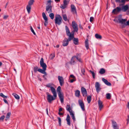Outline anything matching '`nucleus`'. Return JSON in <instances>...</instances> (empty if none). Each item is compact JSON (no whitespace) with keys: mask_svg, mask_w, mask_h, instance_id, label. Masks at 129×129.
Returning a JSON list of instances; mask_svg holds the SVG:
<instances>
[{"mask_svg":"<svg viewBox=\"0 0 129 129\" xmlns=\"http://www.w3.org/2000/svg\"><path fill=\"white\" fill-rule=\"evenodd\" d=\"M70 113L71 116L72 118V119L74 121H75L76 120V119L74 116V114L73 113V112H70Z\"/></svg>","mask_w":129,"mask_h":129,"instance_id":"obj_30","label":"nucleus"},{"mask_svg":"<svg viewBox=\"0 0 129 129\" xmlns=\"http://www.w3.org/2000/svg\"><path fill=\"white\" fill-rule=\"evenodd\" d=\"M69 2L70 0H64L63 1V4L61 5L60 7L63 9H64L66 7Z\"/></svg>","mask_w":129,"mask_h":129,"instance_id":"obj_10","label":"nucleus"},{"mask_svg":"<svg viewBox=\"0 0 129 129\" xmlns=\"http://www.w3.org/2000/svg\"><path fill=\"white\" fill-rule=\"evenodd\" d=\"M49 16L51 19H53L54 18V15L53 13H50L49 15Z\"/></svg>","mask_w":129,"mask_h":129,"instance_id":"obj_38","label":"nucleus"},{"mask_svg":"<svg viewBox=\"0 0 129 129\" xmlns=\"http://www.w3.org/2000/svg\"><path fill=\"white\" fill-rule=\"evenodd\" d=\"M50 89L51 92L53 95H54L55 96H57V94L55 89L53 87H51Z\"/></svg>","mask_w":129,"mask_h":129,"instance_id":"obj_19","label":"nucleus"},{"mask_svg":"<svg viewBox=\"0 0 129 129\" xmlns=\"http://www.w3.org/2000/svg\"><path fill=\"white\" fill-rule=\"evenodd\" d=\"M70 41L69 40V38L68 39H65L63 42V46H67L68 44L69 41Z\"/></svg>","mask_w":129,"mask_h":129,"instance_id":"obj_18","label":"nucleus"},{"mask_svg":"<svg viewBox=\"0 0 129 129\" xmlns=\"http://www.w3.org/2000/svg\"><path fill=\"white\" fill-rule=\"evenodd\" d=\"M122 16L121 15H120L118 16L116 18H117L118 20H117L116 19H114V21L118 22H119V23H120L121 24V27L122 28H124L126 26L125 23L124 22H125L127 20L126 19H122Z\"/></svg>","mask_w":129,"mask_h":129,"instance_id":"obj_2","label":"nucleus"},{"mask_svg":"<svg viewBox=\"0 0 129 129\" xmlns=\"http://www.w3.org/2000/svg\"><path fill=\"white\" fill-rule=\"evenodd\" d=\"M41 73L44 74V75L43 76V77L44 80H47V74L45 72V71H42Z\"/></svg>","mask_w":129,"mask_h":129,"instance_id":"obj_20","label":"nucleus"},{"mask_svg":"<svg viewBox=\"0 0 129 129\" xmlns=\"http://www.w3.org/2000/svg\"><path fill=\"white\" fill-rule=\"evenodd\" d=\"M106 71L104 68H101L99 72V73L101 74H103L105 73Z\"/></svg>","mask_w":129,"mask_h":129,"instance_id":"obj_28","label":"nucleus"},{"mask_svg":"<svg viewBox=\"0 0 129 129\" xmlns=\"http://www.w3.org/2000/svg\"><path fill=\"white\" fill-rule=\"evenodd\" d=\"M3 101H4V102H5V103L7 104H8V103L7 102V100L5 99H3Z\"/></svg>","mask_w":129,"mask_h":129,"instance_id":"obj_53","label":"nucleus"},{"mask_svg":"<svg viewBox=\"0 0 129 129\" xmlns=\"http://www.w3.org/2000/svg\"><path fill=\"white\" fill-rule=\"evenodd\" d=\"M51 2V0H49L47 1V5H48V6L46 7V10L48 13H50L52 12Z\"/></svg>","mask_w":129,"mask_h":129,"instance_id":"obj_6","label":"nucleus"},{"mask_svg":"<svg viewBox=\"0 0 129 129\" xmlns=\"http://www.w3.org/2000/svg\"><path fill=\"white\" fill-rule=\"evenodd\" d=\"M127 124H128V123H129V115L128 116V119L127 120Z\"/></svg>","mask_w":129,"mask_h":129,"instance_id":"obj_57","label":"nucleus"},{"mask_svg":"<svg viewBox=\"0 0 129 129\" xmlns=\"http://www.w3.org/2000/svg\"><path fill=\"white\" fill-rule=\"evenodd\" d=\"M102 80L108 86H111V83L108 82L107 80L106 79L104 78H103L102 79Z\"/></svg>","mask_w":129,"mask_h":129,"instance_id":"obj_16","label":"nucleus"},{"mask_svg":"<svg viewBox=\"0 0 129 129\" xmlns=\"http://www.w3.org/2000/svg\"><path fill=\"white\" fill-rule=\"evenodd\" d=\"M46 94L47 95V99L48 102L50 103H51L52 101L54 100H55L57 96H55L54 95L52 96L49 93L47 92Z\"/></svg>","mask_w":129,"mask_h":129,"instance_id":"obj_5","label":"nucleus"},{"mask_svg":"<svg viewBox=\"0 0 129 129\" xmlns=\"http://www.w3.org/2000/svg\"><path fill=\"white\" fill-rule=\"evenodd\" d=\"M94 19L93 17H91L90 18V22H92Z\"/></svg>","mask_w":129,"mask_h":129,"instance_id":"obj_51","label":"nucleus"},{"mask_svg":"<svg viewBox=\"0 0 129 129\" xmlns=\"http://www.w3.org/2000/svg\"><path fill=\"white\" fill-rule=\"evenodd\" d=\"M80 92L78 90H77L75 91V95L76 97H79L80 95Z\"/></svg>","mask_w":129,"mask_h":129,"instance_id":"obj_29","label":"nucleus"},{"mask_svg":"<svg viewBox=\"0 0 129 129\" xmlns=\"http://www.w3.org/2000/svg\"><path fill=\"white\" fill-rule=\"evenodd\" d=\"M75 79H71L70 80V82L71 83H73L74 81H75Z\"/></svg>","mask_w":129,"mask_h":129,"instance_id":"obj_55","label":"nucleus"},{"mask_svg":"<svg viewBox=\"0 0 129 129\" xmlns=\"http://www.w3.org/2000/svg\"><path fill=\"white\" fill-rule=\"evenodd\" d=\"M0 96L5 99H7V96L5 95L2 93H0Z\"/></svg>","mask_w":129,"mask_h":129,"instance_id":"obj_46","label":"nucleus"},{"mask_svg":"<svg viewBox=\"0 0 129 129\" xmlns=\"http://www.w3.org/2000/svg\"><path fill=\"white\" fill-rule=\"evenodd\" d=\"M115 1L117 3H120V0H115Z\"/></svg>","mask_w":129,"mask_h":129,"instance_id":"obj_62","label":"nucleus"},{"mask_svg":"<svg viewBox=\"0 0 129 129\" xmlns=\"http://www.w3.org/2000/svg\"><path fill=\"white\" fill-rule=\"evenodd\" d=\"M73 42L76 45H77L78 44L79 41L78 38H75L74 37L73 38Z\"/></svg>","mask_w":129,"mask_h":129,"instance_id":"obj_23","label":"nucleus"},{"mask_svg":"<svg viewBox=\"0 0 129 129\" xmlns=\"http://www.w3.org/2000/svg\"><path fill=\"white\" fill-rule=\"evenodd\" d=\"M88 41V40L87 39L85 41V46L87 50H88L89 48V45Z\"/></svg>","mask_w":129,"mask_h":129,"instance_id":"obj_25","label":"nucleus"},{"mask_svg":"<svg viewBox=\"0 0 129 129\" xmlns=\"http://www.w3.org/2000/svg\"><path fill=\"white\" fill-rule=\"evenodd\" d=\"M40 63L41 67L43 69H42V71H46V70L47 66L45 63L44 62V59L43 58H41Z\"/></svg>","mask_w":129,"mask_h":129,"instance_id":"obj_9","label":"nucleus"},{"mask_svg":"<svg viewBox=\"0 0 129 129\" xmlns=\"http://www.w3.org/2000/svg\"><path fill=\"white\" fill-rule=\"evenodd\" d=\"M123 3L122 4H120L119 5V6H121V5L124 6V5L125 2V0H121L120 1V3Z\"/></svg>","mask_w":129,"mask_h":129,"instance_id":"obj_45","label":"nucleus"},{"mask_svg":"<svg viewBox=\"0 0 129 129\" xmlns=\"http://www.w3.org/2000/svg\"><path fill=\"white\" fill-rule=\"evenodd\" d=\"M66 109L67 111H69L70 113L72 112V109L69 105H67L66 107Z\"/></svg>","mask_w":129,"mask_h":129,"instance_id":"obj_26","label":"nucleus"},{"mask_svg":"<svg viewBox=\"0 0 129 129\" xmlns=\"http://www.w3.org/2000/svg\"><path fill=\"white\" fill-rule=\"evenodd\" d=\"M70 77H71L73 78V79H75V77L73 75H70Z\"/></svg>","mask_w":129,"mask_h":129,"instance_id":"obj_56","label":"nucleus"},{"mask_svg":"<svg viewBox=\"0 0 129 129\" xmlns=\"http://www.w3.org/2000/svg\"><path fill=\"white\" fill-rule=\"evenodd\" d=\"M89 72L91 73L93 78L94 79L95 77V74L94 73L93 71L91 70H90Z\"/></svg>","mask_w":129,"mask_h":129,"instance_id":"obj_43","label":"nucleus"},{"mask_svg":"<svg viewBox=\"0 0 129 129\" xmlns=\"http://www.w3.org/2000/svg\"><path fill=\"white\" fill-rule=\"evenodd\" d=\"M62 17L63 20L65 21H67V15L66 14L63 15Z\"/></svg>","mask_w":129,"mask_h":129,"instance_id":"obj_40","label":"nucleus"},{"mask_svg":"<svg viewBox=\"0 0 129 129\" xmlns=\"http://www.w3.org/2000/svg\"><path fill=\"white\" fill-rule=\"evenodd\" d=\"M5 118V116L4 115H3L1 116L0 118V121H3L4 119Z\"/></svg>","mask_w":129,"mask_h":129,"instance_id":"obj_44","label":"nucleus"},{"mask_svg":"<svg viewBox=\"0 0 129 129\" xmlns=\"http://www.w3.org/2000/svg\"><path fill=\"white\" fill-rule=\"evenodd\" d=\"M30 30H31V31L33 33V34L34 35H36V33H35V32L34 29L32 27V26H30Z\"/></svg>","mask_w":129,"mask_h":129,"instance_id":"obj_47","label":"nucleus"},{"mask_svg":"<svg viewBox=\"0 0 129 129\" xmlns=\"http://www.w3.org/2000/svg\"><path fill=\"white\" fill-rule=\"evenodd\" d=\"M58 114L60 115H63V113L60 112H59Z\"/></svg>","mask_w":129,"mask_h":129,"instance_id":"obj_60","label":"nucleus"},{"mask_svg":"<svg viewBox=\"0 0 129 129\" xmlns=\"http://www.w3.org/2000/svg\"><path fill=\"white\" fill-rule=\"evenodd\" d=\"M125 24L126 26L129 25V20L126 22V23H125Z\"/></svg>","mask_w":129,"mask_h":129,"instance_id":"obj_58","label":"nucleus"},{"mask_svg":"<svg viewBox=\"0 0 129 129\" xmlns=\"http://www.w3.org/2000/svg\"><path fill=\"white\" fill-rule=\"evenodd\" d=\"M58 80L59 81L60 85L62 86L64 84V79L63 77L62 76H58Z\"/></svg>","mask_w":129,"mask_h":129,"instance_id":"obj_15","label":"nucleus"},{"mask_svg":"<svg viewBox=\"0 0 129 129\" xmlns=\"http://www.w3.org/2000/svg\"><path fill=\"white\" fill-rule=\"evenodd\" d=\"M128 9V6L127 5L122 6L121 8L119 7H118L113 10L112 13L114 14H117L121 11L123 12H126Z\"/></svg>","mask_w":129,"mask_h":129,"instance_id":"obj_1","label":"nucleus"},{"mask_svg":"<svg viewBox=\"0 0 129 129\" xmlns=\"http://www.w3.org/2000/svg\"><path fill=\"white\" fill-rule=\"evenodd\" d=\"M126 14L127 15H129V9H128L126 11Z\"/></svg>","mask_w":129,"mask_h":129,"instance_id":"obj_61","label":"nucleus"},{"mask_svg":"<svg viewBox=\"0 0 129 129\" xmlns=\"http://www.w3.org/2000/svg\"><path fill=\"white\" fill-rule=\"evenodd\" d=\"M76 58L78 60V61L80 63L82 62V60L80 58H79L78 57V56H76Z\"/></svg>","mask_w":129,"mask_h":129,"instance_id":"obj_41","label":"nucleus"},{"mask_svg":"<svg viewBox=\"0 0 129 129\" xmlns=\"http://www.w3.org/2000/svg\"><path fill=\"white\" fill-rule=\"evenodd\" d=\"M112 122L113 127H115L116 126H117V124L115 121L113 120Z\"/></svg>","mask_w":129,"mask_h":129,"instance_id":"obj_36","label":"nucleus"},{"mask_svg":"<svg viewBox=\"0 0 129 129\" xmlns=\"http://www.w3.org/2000/svg\"><path fill=\"white\" fill-rule=\"evenodd\" d=\"M34 2V0H30L28 3V5L31 6L33 4Z\"/></svg>","mask_w":129,"mask_h":129,"instance_id":"obj_37","label":"nucleus"},{"mask_svg":"<svg viewBox=\"0 0 129 129\" xmlns=\"http://www.w3.org/2000/svg\"><path fill=\"white\" fill-rule=\"evenodd\" d=\"M46 22H46V21H45V22L44 23V25L45 26H47L48 23V21H47Z\"/></svg>","mask_w":129,"mask_h":129,"instance_id":"obj_54","label":"nucleus"},{"mask_svg":"<svg viewBox=\"0 0 129 129\" xmlns=\"http://www.w3.org/2000/svg\"><path fill=\"white\" fill-rule=\"evenodd\" d=\"M72 26L74 30L72 31V33H73L74 35V32H77L78 30V25L75 21H73L72 22Z\"/></svg>","mask_w":129,"mask_h":129,"instance_id":"obj_8","label":"nucleus"},{"mask_svg":"<svg viewBox=\"0 0 129 129\" xmlns=\"http://www.w3.org/2000/svg\"><path fill=\"white\" fill-rule=\"evenodd\" d=\"M66 120L67 122V124L69 126H70L71 125L70 117L69 114L67 115Z\"/></svg>","mask_w":129,"mask_h":129,"instance_id":"obj_21","label":"nucleus"},{"mask_svg":"<svg viewBox=\"0 0 129 129\" xmlns=\"http://www.w3.org/2000/svg\"><path fill=\"white\" fill-rule=\"evenodd\" d=\"M114 129H119L118 126H116L115 127H113Z\"/></svg>","mask_w":129,"mask_h":129,"instance_id":"obj_64","label":"nucleus"},{"mask_svg":"<svg viewBox=\"0 0 129 129\" xmlns=\"http://www.w3.org/2000/svg\"><path fill=\"white\" fill-rule=\"evenodd\" d=\"M62 108H60L59 109V112H60L62 111Z\"/></svg>","mask_w":129,"mask_h":129,"instance_id":"obj_59","label":"nucleus"},{"mask_svg":"<svg viewBox=\"0 0 129 129\" xmlns=\"http://www.w3.org/2000/svg\"><path fill=\"white\" fill-rule=\"evenodd\" d=\"M46 86L48 87H50V88L51 87H53L52 86V84L50 83H49L47 84Z\"/></svg>","mask_w":129,"mask_h":129,"instance_id":"obj_49","label":"nucleus"},{"mask_svg":"<svg viewBox=\"0 0 129 129\" xmlns=\"http://www.w3.org/2000/svg\"><path fill=\"white\" fill-rule=\"evenodd\" d=\"M95 87L97 92L98 93L99 92L101 89V88L100 87V85L99 82H95Z\"/></svg>","mask_w":129,"mask_h":129,"instance_id":"obj_14","label":"nucleus"},{"mask_svg":"<svg viewBox=\"0 0 129 129\" xmlns=\"http://www.w3.org/2000/svg\"><path fill=\"white\" fill-rule=\"evenodd\" d=\"M76 56H73L71 58V60L70 61V63L71 64L73 65L75 63V61L74 60V58H76Z\"/></svg>","mask_w":129,"mask_h":129,"instance_id":"obj_24","label":"nucleus"},{"mask_svg":"<svg viewBox=\"0 0 129 129\" xmlns=\"http://www.w3.org/2000/svg\"><path fill=\"white\" fill-rule=\"evenodd\" d=\"M58 95L61 103L63 102L64 96L63 93L61 91V87L58 86L56 89Z\"/></svg>","mask_w":129,"mask_h":129,"instance_id":"obj_3","label":"nucleus"},{"mask_svg":"<svg viewBox=\"0 0 129 129\" xmlns=\"http://www.w3.org/2000/svg\"><path fill=\"white\" fill-rule=\"evenodd\" d=\"M26 9L28 13H29L31 9V6L28 5L26 6Z\"/></svg>","mask_w":129,"mask_h":129,"instance_id":"obj_31","label":"nucleus"},{"mask_svg":"<svg viewBox=\"0 0 129 129\" xmlns=\"http://www.w3.org/2000/svg\"><path fill=\"white\" fill-rule=\"evenodd\" d=\"M34 71L35 73H36L37 71L41 73L42 72V69H39V67L36 66L34 67Z\"/></svg>","mask_w":129,"mask_h":129,"instance_id":"obj_17","label":"nucleus"},{"mask_svg":"<svg viewBox=\"0 0 129 129\" xmlns=\"http://www.w3.org/2000/svg\"><path fill=\"white\" fill-rule=\"evenodd\" d=\"M98 104L100 110H101V109L103 108V105L102 102L100 100H99L98 102Z\"/></svg>","mask_w":129,"mask_h":129,"instance_id":"obj_22","label":"nucleus"},{"mask_svg":"<svg viewBox=\"0 0 129 129\" xmlns=\"http://www.w3.org/2000/svg\"><path fill=\"white\" fill-rule=\"evenodd\" d=\"M57 119H58V121L59 125L60 126L61 125V118L59 117H58Z\"/></svg>","mask_w":129,"mask_h":129,"instance_id":"obj_42","label":"nucleus"},{"mask_svg":"<svg viewBox=\"0 0 129 129\" xmlns=\"http://www.w3.org/2000/svg\"><path fill=\"white\" fill-rule=\"evenodd\" d=\"M127 108L129 109V102H127Z\"/></svg>","mask_w":129,"mask_h":129,"instance_id":"obj_63","label":"nucleus"},{"mask_svg":"<svg viewBox=\"0 0 129 129\" xmlns=\"http://www.w3.org/2000/svg\"><path fill=\"white\" fill-rule=\"evenodd\" d=\"M78 103L82 110L83 111H85V106L83 101L81 100H78Z\"/></svg>","mask_w":129,"mask_h":129,"instance_id":"obj_12","label":"nucleus"},{"mask_svg":"<svg viewBox=\"0 0 129 129\" xmlns=\"http://www.w3.org/2000/svg\"><path fill=\"white\" fill-rule=\"evenodd\" d=\"M51 59H53L55 57V54H51Z\"/></svg>","mask_w":129,"mask_h":129,"instance_id":"obj_50","label":"nucleus"},{"mask_svg":"<svg viewBox=\"0 0 129 129\" xmlns=\"http://www.w3.org/2000/svg\"><path fill=\"white\" fill-rule=\"evenodd\" d=\"M81 92L83 96L85 97L87 95V92L86 89L82 87L81 88Z\"/></svg>","mask_w":129,"mask_h":129,"instance_id":"obj_13","label":"nucleus"},{"mask_svg":"<svg viewBox=\"0 0 129 129\" xmlns=\"http://www.w3.org/2000/svg\"><path fill=\"white\" fill-rule=\"evenodd\" d=\"M87 100L88 103H90V102L91 101V96L90 95H89L87 96Z\"/></svg>","mask_w":129,"mask_h":129,"instance_id":"obj_33","label":"nucleus"},{"mask_svg":"<svg viewBox=\"0 0 129 129\" xmlns=\"http://www.w3.org/2000/svg\"><path fill=\"white\" fill-rule=\"evenodd\" d=\"M8 15H5L3 17V18L4 19H6L8 17Z\"/></svg>","mask_w":129,"mask_h":129,"instance_id":"obj_52","label":"nucleus"},{"mask_svg":"<svg viewBox=\"0 0 129 129\" xmlns=\"http://www.w3.org/2000/svg\"><path fill=\"white\" fill-rule=\"evenodd\" d=\"M12 95L14 96L15 98L17 100H19V99L20 97L17 94L15 93H13Z\"/></svg>","mask_w":129,"mask_h":129,"instance_id":"obj_34","label":"nucleus"},{"mask_svg":"<svg viewBox=\"0 0 129 129\" xmlns=\"http://www.w3.org/2000/svg\"><path fill=\"white\" fill-rule=\"evenodd\" d=\"M66 30L67 35L69 37V40L71 41L74 38V35L73 33H70V30L67 26H66Z\"/></svg>","mask_w":129,"mask_h":129,"instance_id":"obj_4","label":"nucleus"},{"mask_svg":"<svg viewBox=\"0 0 129 129\" xmlns=\"http://www.w3.org/2000/svg\"><path fill=\"white\" fill-rule=\"evenodd\" d=\"M106 98L108 99H111V95L110 93H107L106 95Z\"/></svg>","mask_w":129,"mask_h":129,"instance_id":"obj_39","label":"nucleus"},{"mask_svg":"<svg viewBox=\"0 0 129 129\" xmlns=\"http://www.w3.org/2000/svg\"><path fill=\"white\" fill-rule=\"evenodd\" d=\"M71 11L73 14L77 15V10L76 7L74 5H71Z\"/></svg>","mask_w":129,"mask_h":129,"instance_id":"obj_11","label":"nucleus"},{"mask_svg":"<svg viewBox=\"0 0 129 129\" xmlns=\"http://www.w3.org/2000/svg\"><path fill=\"white\" fill-rule=\"evenodd\" d=\"M11 115V113L10 112H8L7 114L6 118L5 119L6 121H7L8 119H9Z\"/></svg>","mask_w":129,"mask_h":129,"instance_id":"obj_32","label":"nucleus"},{"mask_svg":"<svg viewBox=\"0 0 129 129\" xmlns=\"http://www.w3.org/2000/svg\"><path fill=\"white\" fill-rule=\"evenodd\" d=\"M95 38L97 39H101L102 38V36L101 35L98 34H96L95 35Z\"/></svg>","mask_w":129,"mask_h":129,"instance_id":"obj_35","label":"nucleus"},{"mask_svg":"<svg viewBox=\"0 0 129 129\" xmlns=\"http://www.w3.org/2000/svg\"><path fill=\"white\" fill-rule=\"evenodd\" d=\"M62 20L61 16L59 15H56L55 17V23L56 24L60 25L62 23Z\"/></svg>","mask_w":129,"mask_h":129,"instance_id":"obj_7","label":"nucleus"},{"mask_svg":"<svg viewBox=\"0 0 129 129\" xmlns=\"http://www.w3.org/2000/svg\"><path fill=\"white\" fill-rule=\"evenodd\" d=\"M42 16L45 21H46V22L48 21V18L44 12H43L42 13Z\"/></svg>","mask_w":129,"mask_h":129,"instance_id":"obj_27","label":"nucleus"},{"mask_svg":"<svg viewBox=\"0 0 129 129\" xmlns=\"http://www.w3.org/2000/svg\"><path fill=\"white\" fill-rule=\"evenodd\" d=\"M81 72L82 74L83 75H84V73L85 72V70L84 68H82L81 69Z\"/></svg>","mask_w":129,"mask_h":129,"instance_id":"obj_48","label":"nucleus"}]
</instances>
